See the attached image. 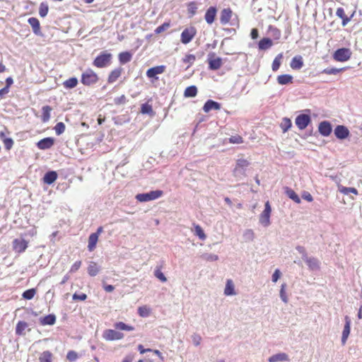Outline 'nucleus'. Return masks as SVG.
Masks as SVG:
<instances>
[{
	"label": "nucleus",
	"mask_w": 362,
	"mask_h": 362,
	"mask_svg": "<svg viewBox=\"0 0 362 362\" xmlns=\"http://www.w3.org/2000/svg\"><path fill=\"white\" fill-rule=\"evenodd\" d=\"M40 321L42 325H53L56 322V316L54 314H49L41 317Z\"/></svg>",
	"instance_id": "27"
},
{
	"label": "nucleus",
	"mask_w": 362,
	"mask_h": 362,
	"mask_svg": "<svg viewBox=\"0 0 362 362\" xmlns=\"http://www.w3.org/2000/svg\"><path fill=\"white\" fill-rule=\"evenodd\" d=\"M170 23H164L162 25H159L154 30L156 34H160L163 33V31L166 30L168 28H170Z\"/></svg>",
	"instance_id": "56"
},
{
	"label": "nucleus",
	"mask_w": 362,
	"mask_h": 362,
	"mask_svg": "<svg viewBox=\"0 0 362 362\" xmlns=\"http://www.w3.org/2000/svg\"><path fill=\"white\" fill-rule=\"evenodd\" d=\"M115 327L119 330L133 331L134 327L128 325H126L123 322H119L115 324Z\"/></svg>",
	"instance_id": "43"
},
{
	"label": "nucleus",
	"mask_w": 362,
	"mask_h": 362,
	"mask_svg": "<svg viewBox=\"0 0 362 362\" xmlns=\"http://www.w3.org/2000/svg\"><path fill=\"white\" fill-rule=\"evenodd\" d=\"M197 34V30L194 27L190 26L184 29L181 33L182 43L187 45L190 42Z\"/></svg>",
	"instance_id": "7"
},
{
	"label": "nucleus",
	"mask_w": 362,
	"mask_h": 362,
	"mask_svg": "<svg viewBox=\"0 0 362 362\" xmlns=\"http://www.w3.org/2000/svg\"><path fill=\"white\" fill-rule=\"evenodd\" d=\"M249 165L250 163L248 160L243 158L238 159L233 170V175L238 180H243L246 176L245 172Z\"/></svg>",
	"instance_id": "1"
},
{
	"label": "nucleus",
	"mask_w": 362,
	"mask_h": 362,
	"mask_svg": "<svg viewBox=\"0 0 362 362\" xmlns=\"http://www.w3.org/2000/svg\"><path fill=\"white\" fill-rule=\"evenodd\" d=\"M334 133L335 136L339 139H344L349 136V130L344 125H337L334 130Z\"/></svg>",
	"instance_id": "11"
},
{
	"label": "nucleus",
	"mask_w": 362,
	"mask_h": 362,
	"mask_svg": "<svg viewBox=\"0 0 362 362\" xmlns=\"http://www.w3.org/2000/svg\"><path fill=\"white\" fill-rule=\"evenodd\" d=\"M243 238L246 241H252L255 238V234L252 230L247 229L243 233Z\"/></svg>",
	"instance_id": "53"
},
{
	"label": "nucleus",
	"mask_w": 362,
	"mask_h": 362,
	"mask_svg": "<svg viewBox=\"0 0 362 362\" xmlns=\"http://www.w3.org/2000/svg\"><path fill=\"white\" fill-rule=\"evenodd\" d=\"M197 94V88L195 86H191L187 87L184 93V95L186 98H193Z\"/></svg>",
	"instance_id": "36"
},
{
	"label": "nucleus",
	"mask_w": 362,
	"mask_h": 362,
	"mask_svg": "<svg viewBox=\"0 0 362 362\" xmlns=\"http://www.w3.org/2000/svg\"><path fill=\"white\" fill-rule=\"evenodd\" d=\"M48 11H49V6H48L47 3L45 1L42 2L39 7L40 16L42 18H45L47 15Z\"/></svg>",
	"instance_id": "40"
},
{
	"label": "nucleus",
	"mask_w": 362,
	"mask_h": 362,
	"mask_svg": "<svg viewBox=\"0 0 362 362\" xmlns=\"http://www.w3.org/2000/svg\"><path fill=\"white\" fill-rule=\"evenodd\" d=\"M202 258L208 262H214L218 259V256L211 253H204L202 255Z\"/></svg>",
	"instance_id": "48"
},
{
	"label": "nucleus",
	"mask_w": 362,
	"mask_h": 362,
	"mask_svg": "<svg viewBox=\"0 0 362 362\" xmlns=\"http://www.w3.org/2000/svg\"><path fill=\"white\" fill-rule=\"evenodd\" d=\"M114 103L115 105H122L127 103V98L124 95H122L119 97L114 98Z\"/></svg>",
	"instance_id": "60"
},
{
	"label": "nucleus",
	"mask_w": 362,
	"mask_h": 362,
	"mask_svg": "<svg viewBox=\"0 0 362 362\" xmlns=\"http://www.w3.org/2000/svg\"><path fill=\"white\" fill-rule=\"evenodd\" d=\"M54 144V139L52 137H47L40 140L37 143V146L39 149L47 150L50 148Z\"/></svg>",
	"instance_id": "14"
},
{
	"label": "nucleus",
	"mask_w": 362,
	"mask_h": 362,
	"mask_svg": "<svg viewBox=\"0 0 362 362\" xmlns=\"http://www.w3.org/2000/svg\"><path fill=\"white\" fill-rule=\"evenodd\" d=\"M40 362H52V354L49 351H43L40 357Z\"/></svg>",
	"instance_id": "38"
},
{
	"label": "nucleus",
	"mask_w": 362,
	"mask_h": 362,
	"mask_svg": "<svg viewBox=\"0 0 362 362\" xmlns=\"http://www.w3.org/2000/svg\"><path fill=\"white\" fill-rule=\"evenodd\" d=\"M35 293H36V290L35 288H30V289H28V290L25 291L23 293L22 296L23 298H25L26 300H31L32 298H33Z\"/></svg>",
	"instance_id": "45"
},
{
	"label": "nucleus",
	"mask_w": 362,
	"mask_h": 362,
	"mask_svg": "<svg viewBox=\"0 0 362 362\" xmlns=\"http://www.w3.org/2000/svg\"><path fill=\"white\" fill-rule=\"evenodd\" d=\"M220 109L221 104L212 100H208L203 107V110L206 113L212 110H218Z\"/></svg>",
	"instance_id": "18"
},
{
	"label": "nucleus",
	"mask_w": 362,
	"mask_h": 362,
	"mask_svg": "<svg viewBox=\"0 0 362 362\" xmlns=\"http://www.w3.org/2000/svg\"><path fill=\"white\" fill-rule=\"evenodd\" d=\"M318 131L323 136H328L332 131V127L329 122L322 121L319 124Z\"/></svg>",
	"instance_id": "12"
},
{
	"label": "nucleus",
	"mask_w": 362,
	"mask_h": 362,
	"mask_svg": "<svg viewBox=\"0 0 362 362\" xmlns=\"http://www.w3.org/2000/svg\"><path fill=\"white\" fill-rule=\"evenodd\" d=\"M73 300H85L87 298V295L81 293L78 294L75 293L72 296Z\"/></svg>",
	"instance_id": "64"
},
{
	"label": "nucleus",
	"mask_w": 362,
	"mask_h": 362,
	"mask_svg": "<svg viewBox=\"0 0 362 362\" xmlns=\"http://www.w3.org/2000/svg\"><path fill=\"white\" fill-rule=\"evenodd\" d=\"M285 193L291 199L297 204H300L301 200L298 195L291 188L285 187Z\"/></svg>",
	"instance_id": "29"
},
{
	"label": "nucleus",
	"mask_w": 362,
	"mask_h": 362,
	"mask_svg": "<svg viewBox=\"0 0 362 362\" xmlns=\"http://www.w3.org/2000/svg\"><path fill=\"white\" fill-rule=\"evenodd\" d=\"M339 190L344 194H349V193H353L354 194H358L357 189L354 187H339Z\"/></svg>",
	"instance_id": "46"
},
{
	"label": "nucleus",
	"mask_w": 362,
	"mask_h": 362,
	"mask_svg": "<svg viewBox=\"0 0 362 362\" xmlns=\"http://www.w3.org/2000/svg\"><path fill=\"white\" fill-rule=\"evenodd\" d=\"M289 357L286 353H279L272 355L268 358L269 362H284L288 361Z\"/></svg>",
	"instance_id": "20"
},
{
	"label": "nucleus",
	"mask_w": 362,
	"mask_h": 362,
	"mask_svg": "<svg viewBox=\"0 0 362 362\" xmlns=\"http://www.w3.org/2000/svg\"><path fill=\"white\" fill-rule=\"evenodd\" d=\"M57 176L56 171H48L43 177V182L45 184L51 185L57 179Z\"/></svg>",
	"instance_id": "23"
},
{
	"label": "nucleus",
	"mask_w": 362,
	"mask_h": 362,
	"mask_svg": "<svg viewBox=\"0 0 362 362\" xmlns=\"http://www.w3.org/2000/svg\"><path fill=\"white\" fill-rule=\"evenodd\" d=\"M100 271V267L95 262H90L88 267V273L90 276H95Z\"/></svg>",
	"instance_id": "28"
},
{
	"label": "nucleus",
	"mask_w": 362,
	"mask_h": 362,
	"mask_svg": "<svg viewBox=\"0 0 362 362\" xmlns=\"http://www.w3.org/2000/svg\"><path fill=\"white\" fill-rule=\"evenodd\" d=\"M122 71V68H117V69L112 70L108 76V78H107L108 83H112L115 82L118 79V78L120 76Z\"/></svg>",
	"instance_id": "26"
},
{
	"label": "nucleus",
	"mask_w": 362,
	"mask_h": 362,
	"mask_svg": "<svg viewBox=\"0 0 362 362\" xmlns=\"http://www.w3.org/2000/svg\"><path fill=\"white\" fill-rule=\"evenodd\" d=\"M224 294L226 296H233L235 294L234 284L230 279H228L226 281V287L224 289Z\"/></svg>",
	"instance_id": "32"
},
{
	"label": "nucleus",
	"mask_w": 362,
	"mask_h": 362,
	"mask_svg": "<svg viewBox=\"0 0 362 362\" xmlns=\"http://www.w3.org/2000/svg\"><path fill=\"white\" fill-rule=\"evenodd\" d=\"M28 23L32 27L33 31L35 35H40V25L37 18L31 17L28 20Z\"/></svg>",
	"instance_id": "22"
},
{
	"label": "nucleus",
	"mask_w": 362,
	"mask_h": 362,
	"mask_svg": "<svg viewBox=\"0 0 362 362\" xmlns=\"http://www.w3.org/2000/svg\"><path fill=\"white\" fill-rule=\"evenodd\" d=\"M154 275L162 282H165L167 281L165 276L159 269H157L154 271Z\"/></svg>",
	"instance_id": "57"
},
{
	"label": "nucleus",
	"mask_w": 362,
	"mask_h": 362,
	"mask_svg": "<svg viewBox=\"0 0 362 362\" xmlns=\"http://www.w3.org/2000/svg\"><path fill=\"white\" fill-rule=\"evenodd\" d=\"M42 120L43 122H47L50 119V112L52 111V107L49 105L43 106L42 108Z\"/></svg>",
	"instance_id": "35"
},
{
	"label": "nucleus",
	"mask_w": 362,
	"mask_h": 362,
	"mask_svg": "<svg viewBox=\"0 0 362 362\" xmlns=\"http://www.w3.org/2000/svg\"><path fill=\"white\" fill-rule=\"evenodd\" d=\"M276 80L279 84L286 85L293 82V76L290 74H283L279 76Z\"/></svg>",
	"instance_id": "30"
},
{
	"label": "nucleus",
	"mask_w": 362,
	"mask_h": 362,
	"mask_svg": "<svg viewBox=\"0 0 362 362\" xmlns=\"http://www.w3.org/2000/svg\"><path fill=\"white\" fill-rule=\"evenodd\" d=\"M345 325L344 327V329L342 332V336H341V344L342 345H344L346 343V340L349 337V335L350 334L351 330V320L348 316L345 317Z\"/></svg>",
	"instance_id": "15"
},
{
	"label": "nucleus",
	"mask_w": 362,
	"mask_h": 362,
	"mask_svg": "<svg viewBox=\"0 0 362 362\" xmlns=\"http://www.w3.org/2000/svg\"><path fill=\"white\" fill-rule=\"evenodd\" d=\"M98 240V237L96 234L91 233L88 238V249L89 251H93L96 246L97 242Z\"/></svg>",
	"instance_id": "31"
},
{
	"label": "nucleus",
	"mask_w": 362,
	"mask_h": 362,
	"mask_svg": "<svg viewBox=\"0 0 362 362\" xmlns=\"http://www.w3.org/2000/svg\"><path fill=\"white\" fill-rule=\"evenodd\" d=\"M112 54L106 52H101L93 61V64L98 68H103L110 64Z\"/></svg>",
	"instance_id": "3"
},
{
	"label": "nucleus",
	"mask_w": 362,
	"mask_h": 362,
	"mask_svg": "<svg viewBox=\"0 0 362 362\" xmlns=\"http://www.w3.org/2000/svg\"><path fill=\"white\" fill-rule=\"evenodd\" d=\"M3 141L6 149L10 150L12 148L13 145V141L11 138L5 139Z\"/></svg>",
	"instance_id": "63"
},
{
	"label": "nucleus",
	"mask_w": 362,
	"mask_h": 362,
	"mask_svg": "<svg viewBox=\"0 0 362 362\" xmlns=\"http://www.w3.org/2000/svg\"><path fill=\"white\" fill-rule=\"evenodd\" d=\"M304 261L307 264L310 270L317 271L320 269V262L317 258L314 257H308Z\"/></svg>",
	"instance_id": "16"
},
{
	"label": "nucleus",
	"mask_w": 362,
	"mask_h": 362,
	"mask_svg": "<svg viewBox=\"0 0 362 362\" xmlns=\"http://www.w3.org/2000/svg\"><path fill=\"white\" fill-rule=\"evenodd\" d=\"M216 15V8L214 6L209 7L205 13V21L208 24H211L215 19Z\"/></svg>",
	"instance_id": "21"
},
{
	"label": "nucleus",
	"mask_w": 362,
	"mask_h": 362,
	"mask_svg": "<svg viewBox=\"0 0 362 362\" xmlns=\"http://www.w3.org/2000/svg\"><path fill=\"white\" fill-rule=\"evenodd\" d=\"M98 75L90 69H87L81 75V83L85 86H90L98 82Z\"/></svg>",
	"instance_id": "4"
},
{
	"label": "nucleus",
	"mask_w": 362,
	"mask_h": 362,
	"mask_svg": "<svg viewBox=\"0 0 362 362\" xmlns=\"http://www.w3.org/2000/svg\"><path fill=\"white\" fill-rule=\"evenodd\" d=\"M286 284H283L281 285L279 294H280V298L282 300V301L285 303H287L288 299V297L286 293Z\"/></svg>",
	"instance_id": "50"
},
{
	"label": "nucleus",
	"mask_w": 362,
	"mask_h": 362,
	"mask_svg": "<svg viewBox=\"0 0 362 362\" xmlns=\"http://www.w3.org/2000/svg\"><path fill=\"white\" fill-rule=\"evenodd\" d=\"M290 65L293 69H300L303 66V61L302 57L300 55L294 57L292 59Z\"/></svg>",
	"instance_id": "24"
},
{
	"label": "nucleus",
	"mask_w": 362,
	"mask_h": 362,
	"mask_svg": "<svg viewBox=\"0 0 362 362\" xmlns=\"http://www.w3.org/2000/svg\"><path fill=\"white\" fill-rule=\"evenodd\" d=\"M209 68L211 70H217L222 66V59L220 57L214 58V54H210L208 58Z\"/></svg>",
	"instance_id": "13"
},
{
	"label": "nucleus",
	"mask_w": 362,
	"mask_h": 362,
	"mask_svg": "<svg viewBox=\"0 0 362 362\" xmlns=\"http://www.w3.org/2000/svg\"><path fill=\"white\" fill-rule=\"evenodd\" d=\"M292 126L291 121L288 117H284L281 122L280 127L284 133L286 132Z\"/></svg>",
	"instance_id": "37"
},
{
	"label": "nucleus",
	"mask_w": 362,
	"mask_h": 362,
	"mask_svg": "<svg viewBox=\"0 0 362 362\" xmlns=\"http://www.w3.org/2000/svg\"><path fill=\"white\" fill-rule=\"evenodd\" d=\"M138 313L141 317H148L150 314V309L146 306L139 307L138 308Z\"/></svg>",
	"instance_id": "52"
},
{
	"label": "nucleus",
	"mask_w": 362,
	"mask_h": 362,
	"mask_svg": "<svg viewBox=\"0 0 362 362\" xmlns=\"http://www.w3.org/2000/svg\"><path fill=\"white\" fill-rule=\"evenodd\" d=\"M28 325L26 322L19 321L16 327V334L17 335L25 334V330L28 327Z\"/></svg>",
	"instance_id": "34"
},
{
	"label": "nucleus",
	"mask_w": 362,
	"mask_h": 362,
	"mask_svg": "<svg viewBox=\"0 0 362 362\" xmlns=\"http://www.w3.org/2000/svg\"><path fill=\"white\" fill-rule=\"evenodd\" d=\"M229 142L231 144H242L243 142V138L239 135L231 136L229 138Z\"/></svg>",
	"instance_id": "58"
},
{
	"label": "nucleus",
	"mask_w": 362,
	"mask_h": 362,
	"mask_svg": "<svg viewBox=\"0 0 362 362\" xmlns=\"http://www.w3.org/2000/svg\"><path fill=\"white\" fill-rule=\"evenodd\" d=\"M273 45L272 40L268 37L262 38L258 43V48L259 50H267L272 47Z\"/></svg>",
	"instance_id": "25"
},
{
	"label": "nucleus",
	"mask_w": 362,
	"mask_h": 362,
	"mask_svg": "<svg viewBox=\"0 0 362 362\" xmlns=\"http://www.w3.org/2000/svg\"><path fill=\"white\" fill-rule=\"evenodd\" d=\"M54 131H55V133L57 135L59 136L61 135L62 133L64 132L65 131V124L60 122H58L54 128Z\"/></svg>",
	"instance_id": "49"
},
{
	"label": "nucleus",
	"mask_w": 362,
	"mask_h": 362,
	"mask_svg": "<svg viewBox=\"0 0 362 362\" xmlns=\"http://www.w3.org/2000/svg\"><path fill=\"white\" fill-rule=\"evenodd\" d=\"M232 16V11L230 8H224L221 12L220 22L222 25H226L229 23Z\"/></svg>",
	"instance_id": "19"
},
{
	"label": "nucleus",
	"mask_w": 362,
	"mask_h": 362,
	"mask_svg": "<svg viewBox=\"0 0 362 362\" xmlns=\"http://www.w3.org/2000/svg\"><path fill=\"white\" fill-rule=\"evenodd\" d=\"M141 112L148 115H153L154 114L152 106L148 103H144L141 105Z\"/></svg>",
	"instance_id": "42"
},
{
	"label": "nucleus",
	"mask_w": 362,
	"mask_h": 362,
	"mask_svg": "<svg viewBox=\"0 0 362 362\" xmlns=\"http://www.w3.org/2000/svg\"><path fill=\"white\" fill-rule=\"evenodd\" d=\"M282 58H283V54L280 53L274 59V61L272 62V68L274 71H276L279 69L280 65H281V61Z\"/></svg>",
	"instance_id": "41"
},
{
	"label": "nucleus",
	"mask_w": 362,
	"mask_h": 362,
	"mask_svg": "<svg viewBox=\"0 0 362 362\" xmlns=\"http://www.w3.org/2000/svg\"><path fill=\"white\" fill-rule=\"evenodd\" d=\"M163 192L162 190L151 191L149 192L136 194V199L140 202H146L158 199L163 195Z\"/></svg>",
	"instance_id": "2"
},
{
	"label": "nucleus",
	"mask_w": 362,
	"mask_h": 362,
	"mask_svg": "<svg viewBox=\"0 0 362 362\" xmlns=\"http://www.w3.org/2000/svg\"><path fill=\"white\" fill-rule=\"evenodd\" d=\"M124 334L115 329H108L103 332V337L106 341H115L123 339Z\"/></svg>",
	"instance_id": "8"
},
{
	"label": "nucleus",
	"mask_w": 362,
	"mask_h": 362,
	"mask_svg": "<svg viewBox=\"0 0 362 362\" xmlns=\"http://www.w3.org/2000/svg\"><path fill=\"white\" fill-rule=\"evenodd\" d=\"M352 52L349 48H339L337 49L333 54V59L337 62H346L351 57Z\"/></svg>",
	"instance_id": "6"
},
{
	"label": "nucleus",
	"mask_w": 362,
	"mask_h": 362,
	"mask_svg": "<svg viewBox=\"0 0 362 362\" xmlns=\"http://www.w3.org/2000/svg\"><path fill=\"white\" fill-rule=\"evenodd\" d=\"M272 213V208L269 202L267 201L264 205V209L259 215V223L264 227H268L271 224L270 216Z\"/></svg>",
	"instance_id": "5"
},
{
	"label": "nucleus",
	"mask_w": 362,
	"mask_h": 362,
	"mask_svg": "<svg viewBox=\"0 0 362 362\" xmlns=\"http://www.w3.org/2000/svg\"><path fill=\"white\" fill-rule=\"evenodd\" d=\"M343 70H344V68H341V69L327 68V69H325L322 71V73L329 74V75H336V74L340 73L341 71H342Z\"/></svg>",
	"instance_id": "47"
},
{
	"label": "nucleus",
	"mask_w": 362,
	"mask_h": 362,
	"mask_svg": "<svg viewBox=\"0 0 362 362\" xmlns=\"http://www.w3.org/2000/svg\"><path fill=\"white\" fill-rule=\"evenodd\" d=\"M195 234L196 235H197L199 239L201 240H205L206 236L203 230V229L202 228L201 226H199V225L196 226H195Z\"/></svg>",
	"instance_id": "55"
},
{
	"label": "nucleus",
	"mask_w": 362,
	"mask_h": 362,
	"mask_svg": "<svg viewBox=\"0 0 362 362\" xmlns=\"http://www.w3.org/2000/svg\"><path fill=\"white\" fill-rule=\"evenodd\" d=\"M269 32L275 40H279L281 37V31L276 27L269 25Z\"/></svg>",
	"instance_id": "44"
},
{
	"label": "nucleus",
	"mask_w": 362,
	"mask_h": 362,
	"mask_svg": "<svg viewBox=\"0 0 362 362\" xmlns=\"http://www.w3.org/2000/svg\"><path fill=\"white\" fill-rule=\"evenodd\" d=\"M296 250L302 255V259L305 260L308 256L304 247L298 245Z\"/></svg>",
	"instance_id": "59"
},
{
	"label": "nucleus",
	"mask_w": 362,
	"mask_h": 362,
	"mask_svg": "<svg viewBox=\"0 0 362 362\" xmlns=\"http://www.w3.org/2000/svg\"><path fill=\"white\" fill-rule=\"evenodd\" d=\"M13 250L17 253L23 252L28 246V242L23 238H16L12 243Z\"/></svg>",
	"instance_id": "10"
},
{
	"label": "nucleus",
	"mask_w": 362,
	"mask_h": 362,
	"mask_svg": "<svg viewBox=\"0 0 362 362\" xmlns=\"http://www.w3.org/2000/svg\"><path fill=\"white\" fill-rule=\"evenodd\" d=\"M165 66L164 65L150 68L146 71V76L150 78H156V75L163 74L165 71Z\"/></svg>",
	"instance_id": "17"
},
{
	"label": "nucleus",
	"mask_w": 362,
	"mask_h": 362,
	"mask_svg": "<svg viewBox=\"0 0 362 362\" xmlns=\"http://www.w3.org/2000/svg\"><path fill=\"white\" fill-rule=\"evenodd\" d=\"M78 84V79L76 77H71L67 80H66L63 85L66 88H75Z\"/></svg>",
	"instance_id": "39"
},
{
	"label": "nucleus",
	"mask_w": 362,
	"mask_h": 362,
	"mask_svg": "<svg viewBox=\"0 0 362 362\" xmlns=\"http://www.w3.org/2000/svg\"><path fill=\"white\" fill-rule=\"evenodd\" d=\"M311 122L309 115L300 114L296 118L295 123L300 130L305 129Z\"/></svg>",
	"instance_id": "9"
},
{
	"label": "nucleus",
	"mask_w": 362,
	"mask_h": 362,
	"mask_svg": "<svg viewBox=\"0 0 362 362\" xmlns=\"http://www.w3.org/2000/svg\"><path fill=\"white\" fill-rule=\"evenodd\" d=\"M132 58V54L129 52H123L119 54V61L122 64L129 62Z\"/></svg>",
	"instance_id": "33"
},
{
	"label": "nucleus",
	"mask_w": 362,
	"mask_h": 362,
	"mask_svg": "<svg viewBox=\"0 0 362 362\" xmlns=\"http://www.w3.org/2000/svg\"><path fill=\"white\" fill-rule=\"evenodd\" d=\"M66 358L69 361H74L77 359L78 358V354L76 351H69L68 353H67V355H66Z\"/></svg>",
	"instance_id": "61"
},
{
	"label": "nucleus",
	"mask_w": 362,
	"mask_h": 362,
	"mask_svg": "<svg viewBox=\"0 0 362 362\" xmlns=\"http://www.w3.org/2000/svg\"><path fill=\"white\" fill-rule=\"evenodd\" d=\"M196 60V57L195 55L194 54H187L183 59H182V61L185 64H188L189 66L190 65L193 64L194 62H195Z\"/></svg>",
	"instance_id": "51"
},
{
	"label": "nucleus",
	"mask_w": 362,
	"mask_h": 362,
	"mask_svg": "<svg viewBox=\"0 0 362 362\" xmlns=\"http://www.w3.org/2000/svg\"><path fill=\"white\" fill-rule=\"evenodd\" d=\"M197 7L194 2H191L188 5V12L191 14V16H194L197 12Z\"/></svg>",
	"instance_id": "62"
},
{
	"label": "nucleus",
	"mask_w": 362,
	"mask_h": 362,
	"mask_svg": "<svg viewBox=\"0 0 362 362\" xmlns=\"http://www.w3.org/2000/svg\"><path fill=\"white\" fill-rule=\"evenodd\" d=\"M191 338H192V343L194 346H197L200 345L202 338L199 334L194 333L191 336Z\"/></svg>",
	"instance_id": "54"
}]
</instances>
